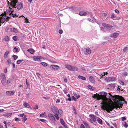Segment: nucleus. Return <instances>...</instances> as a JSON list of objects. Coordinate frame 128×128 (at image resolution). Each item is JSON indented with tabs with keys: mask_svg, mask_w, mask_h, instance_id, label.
<instances>
[{
	"mask_svg": "<svg viewBox=\"0 0 128 128\" xmlns=\"http://www.w3.org/2000/svg\"><path fill=\"white\" fill-rule=\"evenodd\" d=\"M51 109L52 112L55 114V117L57 120H59L60 117L58 115V110L56 106H53L51 108Z\"/></svg>",
	"mask_w": 128,
	"mask_h": 128,
	"instance_id": "4",
	"label": "nucleus"
},
{
	"mask_svg": "<svg viewBox=\"0 0 128 128\" xmlns=\"http://www.w3.org/2000/svg\"><path fill=\"white\" fill-rule=\"evenodd\" d=\"M50 67L54 70H58L59 68V67L58 66L56 65H52L50 66Z\"/></svg>",
	"mask_w": 128,
	"mask_h": 128,
	"instance_id": "14",
	"label": "nucleus"
},
{
	"mask_svg": "<svg viewBox=\"0 0 128 128\" xmlns=\"http://www.w3.org/2000/svg\"><path fill=\"white\" fill-rule=\"evenodd\" d=\"M115 12L117 13V14H118L119 13V11H118V10H117V9H116L115 10Z\"/></svg>",
	"mask_w": 128,
	"mask_h": 128,
	"instance_id": "62",
	"label": "nucleus"
},
{
	"mask_svg": "<svg viewBox=\"0 0 128 128\" xmlns=\"http://www.w3.org/2000/svg\"><path fill=\"white\" fill-rule=\"evenodd\" d=\"M24 114H20L19 115V116H20L22 117H23L24 116Z\"/></svg>",
	"mask_w": 128,
	"mask_h": 128,
	"instance_id": "56",
	"label": "nucleus"
},
{
	"mask_svg": "<svg viewBox=\"0 0 128 128\" xmlns=\"http://www.w3.org/2000/svg\"><path fill=\"white\" fill-rule=\"evenodd\" d=\"M7 1H8L7 0V2L8 6L9 7L6 10L5 12L6 14H9L10 16H8L3 14L0 15V26H1L0 24H3L6 20H9V19L11 17V14L13 13L14 12L13 10L10 8L12 7L10 6V4H9V5H8V2Z\"/></svg>",
	"mask_w": 128,
	"mask_h": 128,
	"instance_id": "2",
	"label": "nucleus"
},
{
	"mask_svg": "<svg viewBox=\"0 0 128 128\" xmlns=\"http://www.w3.org/2000/svg\"><path fill=\"white\" fill-rule=\"evenodd\" d=\"M80 128H86L84 125L82 124L80 126Z\"/></svg>",
	"mask_w": 128,
	"mask_h": 128,
	"instance_id": "49",
	"label": "nucleus"
},
{
	"mask_svg": "<svg viewBox=\"0 0 128 128\" xmlns=\"http://www.w3.org/2000/svg\"><path fill=\"white\" fill-rule=\"evenodd\" d=\"M14 90H12L9 91H6V95L8 96H10L13 95L14 93Z\"/></svg>",
	"mask_w": 128,
	"mask_h": 128,
	"instance_id": "10",
	"label": "nucleus"
},
{
	"mask_svg": "<svg viewBox=\"0 0 128 128\" xmlns=\"http://www.w3.org/2000/svg\"><path fill=\"white\" fill-rule=\"evenodd\" d=\"M98 122L100 124H102V120L100 118H97Z\"/></svg>",
	"mask_w": 128,
	"mask_h": 128,
	"instance_id": "29",
	"label": "nucleus"
},
{
	"mask_svg": "<svg viewBox=\"0 0 128 128\" xmlns=\"http://www.w3.org/2000/svg\"><path fill=\"white\" fill-rule=\"evenodd\" d=\"M41 56H34L32 58L33 60L34 61H40Z\"/></svg>",
	"mask_w": 128,
	"mask_h": 128,
	"instance_id": "12",
	"label": "nucleus"
},
{
	"mask_svg": "<svg viewBox=\"0 0 128 128\" xmlns=\"http://www.w3.org/2000/svg\"><path fill=\"white\" fill-rule=\"evenodd\" d=\"M11 15L13 17H14L16 16H16V14H12Z\"/></svg>",
	"mask_w": 128,
	"mask_h": 128,
	"instance_id": "55",
	"label": "nucleus"
},
{
	"mask_svg": "<svg viewBox=\"0 0 128 128\" xmlns=\"http://www.w3.org/2000/svg\"><path fill=\"white\" fill-rule=\"evenodd\" d=\"M119 34L118 32H114L111 34L110 35V36L113 37L114 38H116L119 35Z\"/></svg>",
	"mask_w": 128,
	"mask_h": 128,
	"instance_id": "13",
	"label": "nucleus"
},
{
	"mask_svg": "<svg viewBox=\"0 0 128 128\" xmlns=\"http://www.w3.org/2000/svg\"><path fill=\"white\" fill-rule=\"evenodd\" d=\"M13 39L15 41H16L18 40V37L17 36H14L13 37Z\"/></svg>",
	"mask_w": 128,
	"mask_h": 128,
	"instance_id": "32",
	"label": "nucleus"
},
{
	"mask_svg": "<svg viewBox=\"0 0 128 128\" xmlns=\"http://www.w3.org/2000/svg\"><path fill=\"white\" fill-rule=\"evenodd\" d=\"M123 74L124 76H126L128 74V73L127 72H124L123 73Z\"/></svg>",
	"mask_w": 128,
	"mask_h": 128,
	"instance_id": "52",
	"label": "nucleus"
},
{
	"mask_svg": "<svg viewBox=\"0 0 128 128\" xmlns=\"http://www.w3.org/2000/svg\"><path fill=\"white\" fill-rule=\"evenodd\" d=\"M59 32L60 34H62L63 32V31L62 30H59Z\"/></svg>",
	"mask_w": 128,
	"mask_h": 128,
	"instance_id": "61",
	"label": "nucleus"
},
{
	"mask_svg": "<svg viewBox=\"0 0 128 128\" xmlns=\"http://www.w3.org/2000/svg\"><path fill=\"white\" fill-rule=\"evenodd\" d=\"M126 118L125 117H123L122 118V121H124L126 120Z\"/></svg>",
	"mask_w": 128,
	"mask_h": 128,
	"instance_id": "58",
	"label": "nucleus"
},
{
	"mask_svg": "<svg viewBox=\"0 0 128 128\" xmlns=\"http://www.w3.org/2000/svg\"><path fill=\"white\" fill-rule=\"evenodd\" d=\"M23 106L26 108H29L31 109H32V108L29 105V104L27 102L24 103L23 104Z\"/></svg>",
	"mask_w": 128,
	"mask_h": 128,
	"instance_id": "16",
	"label": "nucleus"
},
{
	"mask_svg": "<svg viewBox=\"0 0 128 128\" xmlns=\"http://www.w3.org/2000/svg\"><path fill=\"white\" fill-rule=\"evenodd\" d=\"M23 61V60H19L17 61V63L18 64H20Z\"/></svg>",
	"mask_w": 128,
	"mask_h": 128,
	"instance_id": "34",
	"label": "nucleus"
},
{
	"mask_svg": "<svg viewBox=\"0 0 128 128\" xmlns=\"http://www.w3.org/2000/svg\"><path fill=\"white\" fill-rule=\"evenodd\" d=\"M125 124L124 125V126L126 128L128 126V125L126 123V122H125Z\"/></svg>",
	"mask_w": 128,
	"mask_h": 128,
	"instance_id": "60",
	"label": "nucleus"
},
{
	"mask_svg": "<svg viewBox=\"0 0 128 128\" xmlns=\"http://www.w3.org/2000/svg\"><path fill=\"white\" fill-rule=\"evenodd\" d=\"M79 14L81 16H86L87 15V13L84 11H80L79 12Z\"/></svg>",
	"mask_w": 128,
	"mask_h": 128,
	"instance_id": "17",
	"label": "nucleus"
},
{
	"mask_svg": "<svg viewBox=\"0 0 128 128\" xmlns=\"http://www.w3.org/2000/svg\"><path fill=\"white\" fill-rule=\"evenodd\" d=\"M26 115H24V116L22 118V121L24 122H25L27 120V118H26Z\"/></svg>",
	"mask_w": 128,
	"mask_h": 128,
	"instance_id": "26",
	"label": "nucleus"
},
{
	"mask_svg": "<svg viewBox=\"0 0 128 128\" xmlns=\"http://www.w3.org/2000/svg\"><path fill=\"white\" fill-rule=\"evenodd\" d=\"M14 51L15 52H18L19 51V49L18 48L15 47L14 48Z\"/></svg>",
	"mask_w": 128,
	"mask_h": 128,
	"instance_id": "33",
	"label": "nucleus"
},
{
	"mask_svg": "<svg viewBox=\"0 0 128 128\" xmlns=\"http://www.w3.org/2000/svg\"><path fill=\"white\" fill-rule=\"evenodd\" d=\"M4 72L5 73H6L7 72V68H6L4 69Z\"/></svg>",
	"mask_w": 128,
	"mask_h": 128,
	"instance_id": "64",
	"label": "nucleus"
},
{
	"mask_svg": "<svg viewBox=\"0 0 128 128\" xmlns=\"http://www.w3.org/2000/svg\"><path fill=\"white\" fill-rule=\"evenodd\" d=\"M48 116L51 121L53 123H54L56 121V119L54 117L55 115L51 113H49L48 114Z\"/></svg>",
	"mask_w": 128,
	"mask_h": 128,
	"instance_id": "7",
	"label": "nucleus"
},
{
	"mask_svg": "<svg viewBox=\"0 0 128 128\" xmlns=\"http://www.w3.org/2000/svg\"><path fill=\"white\" fill-rule=\"evenodd\" d=\"M70 70L74 71H77L78 70V68L76 67L72 66V68H71Z\"/></svg>",
	"mask_w": 128,
	"mask_h": 128,
	"instance_id": "19",
	"label": "nucleus"
},
{
	"mask_svg": "<svg viewBox=\"0 0 128 128\" xmlns=\"http://www.w3.org/2000/svg\"><path fill=\"white\" fill-rule=\"evenodd\" d=\"M68 70H70L72 68V66L69 65H65L64 66Z\"/></svg>",
	"mask_w": 128,
	"mask_h": 128,
	"instance_id": "24",
	"label": "nucleus"
},
{
	"mask_svg": "<svg viewBox=\"0 0 128 128\" xmlns=\"http://www.w3.org/2000/svg\"><path fill=\"white\" fill-rule=\"evenodd\" d=\"M89 79L90 81L91 82L94 83L95 82V80L94 78L92 76H90L89 77Z\"/></svg>",
	"mask_w": 128,
	"mask_h": 128,
	"instance_id": "18",
	"label": "nucleus"
},
{
	"mask_svg": "<svg viewBox=\"0 0 128 128\" xmlns=\"http://www.w3.org/2000/svg\"><path fill=\"white\" fill-rule=\"evenodd\" d=\"M99 94L101 96L99 99H101L103 102L101 104V105H103L101 107L104 110H106L108 112H110L112 111L114 108L112 106L106 104L109 100V99L106 97L107 93L101 92Z\"/></svg>",
	"mask_w": 128,
	"mask_h": 128,
	"instance_id": "1",
	"label": "nucleus"
},
{
	"mask_svg": "<svg viewBox=\"0 0 128 128\" xmlns=\"http://www.w3.org/2000/svg\"><path fill=\"white\" fill-rule=\"evenodd\" d=\"M38 105H36L34 107L33 109V110H36L38 109Z\"/></svg>",
	"mask_w": 128,
	"mask_h": 128,
	"instance_id": "43",
	"label": "nucleus"
},
{
	"mask_svg": "<svg viewBox=\"0 0 128 128\" xmlns=\"http://www.w3.org/2000/svg\"><path fill=\"white\" fill-rule=\"evenodd\" d=\"M11 28L7 27L6 28L5 30L6 31H8V30L10 32V29H11Z\"/></svg>",
	"mask_w": 128,
	"mask_h": 128,
	"instance_id": "45",
	"label": "nucleus"
},
{
	"mask_svg": "<svg viewBox=\"0 0 128 128\" xmlns=\"http://www.w3.org/2000/svg\"><path fill=\"white\" fill-rule=\"evenodd\" d=\"M89 118H88V121L92 123L96 121L98 117L94 114H91L89 116Z\"/></svg>",
	"mask_w": 128,
	"mask_h": 128,
	"instance_id": "5",
	"label": "nucleus"
},
{
	"mask_svg": "<svg viewBox=\"0 0 128 128\" xmlns=\"http://www.w3.org/2000/svg\"><path fill=\"white\" fill-rule=\"evenodd\" d=\"M105 80L106 82H109L111 81V77H108L106 78L105 79Z\"/></svg>",
	"mask_w": 128,
	"mask_h": 128,
	"instance_id": "21",
	"label": "nucleus"
},
{
	"mask_svg": "<svg viewBox=\"0 0 128 128\" xmlns=\"http://www.w3.org/2000/svg\"><path fill=\"white\" fill-rule=\"evenodd\" d=\"M10 32L17 33L18 32V30L17 29L14 28H13L10 29Z\"/></svg>",
	"mask_w": 128,
	"mask_h": 128,
	"instance_id": "15",
	"label": "nucleus"
},
{
	"mask_svg": "<svg viewBox=\"0 0 128 128\" xmlns=\"http://www.w3.org/2000/svg\"><path fill=\"white\" fill-rule=\"evenodd\" d=\"M7 62L10 64H11V60L10 59H9L7 60Z\"/></svg>",
	"mask_w": 128,
	"mask_h": 128,
	"instance_id": "50",
	"label": "nucleus"
},
{
	"mask_svg": "<svg viewBox=\"0 0 128 128\" xmlns=\"http://www.w3.org/2000/svg\"><path fill=\"white\" fill-rule=\"evenodd\" d=\"M8 2V5L10 4V6L12 8H17L19 10L22 9L23 7L22 4H17L16 7V4L18 2L17 0H12L11 3H10L8 1H7Z\"/></svg>",
	"mask_w": 128,
	"mask_h": 128,
	"instance_id": "3",
	"label": "nucleus"
},
{
	"mask_svg": "<svg viewBox=\"0 0 128 128\" xmlns=\"http://www.w3.org/2000/svg\"><path fill=\"white\" fill-rule=\"evenodd\" d=\"M0 80L3 85L5 86L6 82V79L5 74L2 73L0 74Z\"/></svg>",
	"mask_w": 128,
	"mask_h": 128,
	"instance_id": "6",
	"label": "nucleus"
},
{
	"mask_svg": "<svg viewBox=\"0 0 128 128\" xmlns=\"http://www.w3.org/2000/svg\"><path fill=\"white\" fill-rule=\"evenodd\" d=\"M9 53L8 51H6L4 55V57L5 58H6L8 57V55Z\"/></svg>",
	"mask_w": 128,
	"mask_h": 128,
	"instance_id": "25",
	"label": "nucleus"
},
{
	"mask_svg": "<svg viewBox=\"0 0 128 128\" xmlns=\"http://www.w3.org/2000/svg\"><path fill=\"white\" fill-rule=\"evenodd\" d=\"M106 73L105 72H104L101 74L100 75V78H102L103 77V76H105L106 74H107V73L106 72Z\"/></svg>",
	"mask_w": 128,
	"mask_h": 128,
	"instance_id": "30",
	"label": "nucleus"
},
{
	"mask_svg": "<svg viewBox=\"0 0 128 128\" xmlns=\"http://www.w3.org/2000/svg\"><path fill=\"white\" fill-rule=\"evenodd\" d=\"M119 83L120 84H121L122 85H124V82L122 81V80H120L119 81Z\"/></svg>",
	"mask_w": 128,
	"mask_h": 128,
	"instance_id": "41",
	"label": "nucleus"
},
{
	"mask_svg": "<svg viewBox=\"0 0 128 128\" xmlns=\"http://www.w3.org/2000/svg\"><path fill=\"white\" fill-rule=\"evenodd\" d=\"M111 86L112 87V88H114L116 86V85L115 84H111Z\"/></svg>",
	"mask_w": 128,
	"mask_h": 128,
	"instance_id": "51",
	"label": "nucleus"
},
{
	"mask_svg": "<svg viewBox=\"0 0 128 128\" xmlns=\"http://www.w3.org/2000/svg\"><path fill=\"white\" fill-rule=\"evenodd\" d=\"M60 99H58L56 100V103H57L58 102H60Z\"/></svg>",
	"mask_w": 128,
	"mask_h": 128,
	"instance_id": "54",
	"label": "nucleus"
},
{
	"mask_svg": "<svg viewBox=\"0 0 128 128\" xmlns=\"http://www.w3.org/2000/svg\"><path fill=\"white\" fill-rule=\"evenodd\" d=\"M39 120L40 121L42 122H44V123H46V122H48V121L46 120H45L43 119H40Z\"/></svg>",
	"mask_w": 128,
	"mask_h": 128,
	"instance_id": "39",
	"label": "nucleus"
},
{
	"mask_svg": "<svg viewBox=\"0 0 128 128\" xmlns=\"http://www.w3.org/2000/svg\"><path fill=\"white\" fill-rule=\"evenodd\" d=\"M111 18L112 19H114L116 18V16L114 14H112L111 15Z\"/></svg>",
	"mask_w": 128,
	"mask_h": 128,
	"instance_id": "46",
	"label": "nucleus"
},
{
	"mask_svg": "<svg viewBox=\"0 0 128 128\" xmlns=\"http://www.w3.org/2000/svg\"><path fill=\"white\" fill-rule=\"evenodd\" d=\"M60 121L61 124L63 125L64 126V122L63 119H60Z\"/></svg>",
	"mask_w": 128,
	"mask_h": 128,
	"instance_id": "40",
	"label": "nucleus"
},
{
	"mask_svg": "<svg viewBox=\"0 0 128 128\" xmlns=\"http://www.w3.org/2000/svg\"><path fill=\"white\" fill-rule=\"evenodd\" d=\"M70 10L73 12L76 13V11L78 10L77 8L74 6L70 7L69 8Z\"/></svg>",
	"mask_w": 128,
	"mask_h": 128,
	"instance_id": "11",
	"label": "nucleus"
},
{
	"mask_svg": "<svg viewBox=\"0 0 128 128\" xmlns=\"http://www.w3.org/2000/svg\"><path fill=\"white\" fill-rule=\"evenodd\" d=\"M15 121L16 122H18L20 120L18 118H15Z\"/></svg>",
	"mask_w": 128,
	"mask_h": 128,
	"instance_id": "57",
	"label": "nucleus"
},
{
	"mask_svg": "<svg viewBox=\"0 0 128 128\" xmlns=\"http://www.w3.org/2000/svg\"><path fill=\"white\" fill-rule=\"evenodd\" d=\"M13 57L14 60H16L18 58V57L17 56L15 55H14L12 56Z\"/></svg>",
	"mask_w": 128,
	"mask_h": 128,
	"instance_id": "42",
	"label": "nucleus"
},
{
	"mask_svg": "<svg viewBox=\"0 0 128 128\" xmlns=\"http://www.w3.org/2000/svg\"><path fill=\"white\" fill-rule=\"evenodd\" d=\"M91 53V50L89 48H87L85 49L84 54H90Z\"/></svg>",
	"mask_w": 128,
	"mask_h": 128,
	"instance_id": "9",
	"label": "nucleus"
},
{
	"mask_svg": "<svg viewBox=\"0 0 128 128\" xmlns=\"http://www.w3.org/2000/svg\"><path fill=\"white\" fill-rule=\"evenodd\" d=\"M41 64L43 66H47V64L44 62H42Z\"/></svg>",
	"mask_w": 128,
	"mask_h": 128,
	"instance_id": "47",
	"label": "nucleus"
},
{
	"mask_svg": "<svg viewBox=\"0 0 128 128\" xmlns=\"http://www.w3.org/2000/svg\"><path fill=\"white\" fill-rule=\"evenodd\" d=\"M46 112H44L43 113L41 114H40V117L41 118L45 117Z\"/></svg>",
	"mask_w": 128,
	"mask_h": 128,
	"instance_id": "22",
	"label": "nucleus"
},
{
	"mask_svg": "<svg viewBox=\"0 0 128 128\" xmlns=\"http://www.w3.org/2000/svg\"><path fill=\"white\" fill-rule=\"evenodd\" d=\"M88 87L89 89H92V88H93L92 86L90 85L88 86Z\"/></svg>",
	"mask_w": 128,
	"mask_h": 128,
	"instance_id": "48",
	"label": "nucleus"
},
{
	"mask_svg": "<svg viewBox=\"0 0 128 128\" xmlns=\"http://www.w3.org/2000/svg\"><path fill=\"white\" fill-rule=\"evenodd\" d=\"M25 22L30 23V22L28 21V19L27 18H25Z\"/></svg>",
	"mask_w": 128,
	"mask_h": 128,
	"instance_id": "53",
	"label": "nucleus"
},
{
	"mask_svg": "<svg viewBox=\"0 0 128 128\" xmlns=\"http://www.w3.org/2000/svg\"><path fill=\"white\" fill-rule=\"evenodd\" d=\"M10 78L8 79L7 80V83L8 84L10 83Z\"/></svg>",
	"mask_w": 128,
	"mask_h": 128,
	"instance_id": "59",
	"label": "nucleus"
},
{
	"mask_svg": "<svg viewBox=\"0 0 128 128\" xmlns=\"http://www.w3.org/2000/svg\"><path fill=\"white\" fill-rule=\"evenodd\" d=\"M69 98H68L66 99V100H68L69 101H70L71 100V98H70V95L69 94H67Z\"/></svg>",
	"mask_w": 128,
	"mask_h": 128,
	"instance_id": "28",
	"label": "nucleus"
},
{
	"mask_svg": "<svg viewBox=\"0 0 128 128\" xmlns=\"http://www.w3.org/2000/svg\"><path fill=\"white\" fill-rule=\"evenodd\" d=\"M118 104L120 106V107L121 108H122V105L123 104V103L122 102V101H119L118 102Z\"/></svg>",
	"mask_w": 128,
	"mask_h": 128,
	"instance_id": "27",
	"label": "nucleus"
},
{
	"mask_svg": "<svg viewBox=\"0 0 128 128\" xmlns=\"http://www.w3.org/2000/svg\"><path fill=\"white\" fill-rule=\"evenodd\" d=\"M4 40L5 41L7 42L9 40V37L8 36H6L4 39Z\"/></svg>",
	"mask_w": 128,
	"mask_h": 128,
	"instance_id": "36",
	"label": "nucleus"
},
{
	"mask_svg": "<svg viewBox=\"0 0 128 128\" xmlns=\"http://www.w3.org/2000/svg\"><path fill=\"white\" fill-rule=\"evenodd\" d=\"M12 114V113H8L6 114H5V116H10Z\"/></svg>",
	"mask_w": 128,
	"mask_h": 128,
	"instance_id": "35",
	"label": "nucleus"
},
{
	"mask_svg": "<svg viewBox=\"0 0 128 128\" xmlns=\"http://www.w3.org/2000/svg\"><path fill=\"white\" fill-rule=\"evenodd\" d=\"M71 99H72V100H74L75 101H76V99L74 96H72L71 97Z\"/></svg>",
	"mask_w": 128,
	"mask_h": 128,
	"instance_id": "37",
	"label": "nucleus"
},
{
	"mask_svg": "<svg viewBox=\"0 0 128 128\" xmlns=\"http://www.w3.org/2000/svg\"><path fill=\"white\" fill-rule=\"evenodd\" d=\"M116 80V78L114 77H111V81H114Z\"/></svg>",
	"mask_w": 128,
	"mask_h": 128,
	"instance_id": "38",
	"label": "nucleus"
},
{
	"mask_svg": "<svg viewBox=\"0 0 128 128\" xmlns=\"http://www.w3.org/2000/svg\"><path fill=\"white\" fill-rule=\"evenodd\" d=\"M102 26L106 28L110 29L112 28L113 26L110 24H108L105 23H103L102 24Z\"/></svg>",
	"mask_w": 128,
	"mask_h": 128,
	"instance_id": "8",
	"label": "nucleus"
},
{
	"mask_svg": "<svg viewBox=\"0 0 128 128\" xmlns=\"http://www.w3.org/2000/svg\"><path fill=\"white\" fill-rule=\"evenodd\" d=\"M88 20L90 22H93V21L91 20L90 18H88Z\"/></svg>",
	"mask_w": 128,
	"mask_h": 128,
	"instance_id": "63",
	"label": "nucleus"
},
{
	"mask_svg": "<svg viewBox=\"0 0 128 128\" xmlns=\"http://www.w3.org/2000/svg\"><path fill=\"white\" fill-rule=\"evenodd\" d=\"M128 50V48L125 47L123 51L124 52H126Z\"/></svg>",
	"mask_w": 128,
	"mask_h": 128,
	"instance_id": "44",
	"label": "nucleus"
},
{
	"mask_svg": "<svg viewBox=\"0 0 128 128\" xmlns=\"http://www.w3.org/2000/svg\"><path fill=\"white\" fill-rule=\"evenodd\" d=\"M78 78L82 80H86V78L85 77L82 76L80 75H79L78 76Z\"/></svg>",
	"mask_w": 128,
	"mask_h": 128,
	"instance_id": "23",
	"label": "nucleus"
},
{
	"mask_svg": "<svg viewBox=\"0 0 128 128\" xmlns=\"http://www.w3.org/2000/svg\"><path fill=\"white\" fill-rule=\"evenodd\" d=\"M58 114H59L60 115H61L62 113V111L60 109H59L58 110Z\"/></svg>",
	"mask_w": 128,
	"mask_h": 128,
	"instance_id": "31",
	"label": "nucleus"
},
{
	"mask_svg": "<svg viewBox=\"0 0 128 128\" xmlns=\"http://www.w3.org/2000/svg\"><path fill=\"white\" fill-rule=\"evenodd\" d=\"M27 51L29 52L31 54H33L34 52V50L32 49H29L27 50Z\"/></svg>",
	"mask_w": 128,
	"mask_h": 128,
	"instance_id": "20",
	"label": "nucleus"
}]
</instances>
